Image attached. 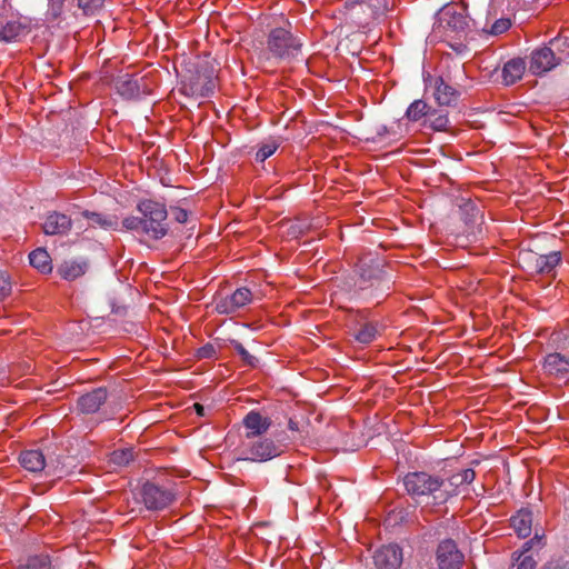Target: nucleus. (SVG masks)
Returning <instances> with one entry per match:
<instances>
[{"mask_svg": "<svg viewBox=\"0 0 569 569\" xmlns=\"http://www.w3.org/2000/svg\"><path fill=\"white\" fill-rule=\"evenodd\" d=\"M63 475H64V473H63L62 471H59V472L57 473V477H59V478H60V477H62Z\"/></svg>", "mask_w": 569, "mask_h": 569, "instance_id": "49", "label": "nucleus"}, {"mask_svg": "<svg viewBox=\"0 0 569 569\" xmlns=\"http://www.w3.org/2000/svg\"><path fill=\"white\" fill-rule=\"evenodd\" d=\"M516 569H536L537 560L533 556L518 555L512 557Z\"/></svg>", "mask_w": 569, "mask_h": 569, "instance_id": "40", "label": "nucleus"}, {"mask_svg": "<svg viewBox=\"0 0 569 569\" xmlns=\"http://www.w3.org/2000/svg\"><path fill=\"white\" fill-rule=\"evenodd\" d=\"M511 26V22L509 19L501 18L495 21V23L491 26L490 33L492 34H500L507 31Z\"/></svg>", "mask_w": 569, "mask_h": 569, "instance_id": "43", "label": "nucleus"}, {"mask_svg": "<svg viewBox=\"0 0 569 569\" xmlns=\"http://www.w3.org/2000/svg\"><path fill=\"white\" fill-rule=\"evenodd\" d=\"M423 126L433 131H447L449 127L448 114L441 110L431 109L428 118L423 121Z\"/></svg>", "mask_w": 569, "mask_h": 569, "instance_id": "30", "label": "nucleus"}, {"mask_svg": "<svg viewBox=\"0 0 569 569\" xmlns=\"http://www.w3.org/2000/svg\"><path fill=\"white\" fill-rule=\"evenodd\" d=\"M278 148L279 143L276 140H269L267 142L261 143L256 152V160L258 162L266 161L277 151Z\"/></svg>", "mask_w": 569, "mask_h": 569, "instance_id": "37", "label": "nucleus"}, {"mask_svg": "<svg viewBox=\"0 0 569 569\" xmlns=\"http://www.w3.org/2000/svg\"><path fill=\"white\" fill-rule=\"evenodd\" d=\"M407 492L413 498L432 497L437 503L446 502L451 491L443 489L445 479L425 471L409 472L403 478Z\"/></svg>", "mask_w": 569, "mask_h": 569, "instance_id": "1", "label": "nucleus"}, {"mask_svg": "<svg viewBox=\"0 0 569 569\" xmlns=\"http://www.w3.org/2000/svg\"><path fill=\"white\" fill-rule=\"evenodd\" d=\"M463 553L452 539L442 540L436 551V561L439 569H461Z\"/></svg>", "mask_w": 569, "mask_h": 569, "instance_id": "9", "label": "nucleus"}, {"mask_svg": "<svg viewBox=\"0 0 569 569\" xmlns=\"http://www.w3.org/2000/svg\"><path fill=\"white\" fill-rule=\"evenodd\" d=\"M370 266L365 259L360 260V277L356 283L355 296L360 299H370L377 297V291L382 284V269L379 260H372Z\"/></svg>", "mask_w": 569, "mask_h": 569, "instance_id": "6", "label": "nucleus"}, {"mask_svg": "<svg viewBox=\"0 0 569 569\" xmlns=\"http://www.w3.org/2000/svg\"><path fill=\"white\" fill-rule=\"evenodd\" d=\"M133 460V450L131 448L118 449L110 453L109 461L116 467H124Z\"/></svg>", "mask_w": 569, "mask_h": 569, "instance_id": "33", "label": "nucleus"}, {"mask_svg": "<svg viewBox=\"0 0 569 569\" xmlns=\"http://www.w3.org/2000/svg\"><path fill=\"white\" fill-rule=\"evenodd\" d=\"M430 111L431 107L426 101L417 99L407 108L406 118L409 121L418 122L421 119H427Z\"/></svg>", "mask_w": 569, "mask_h": 569, "instance_id": "29", "label": "nucleus"}, {"mask_svg": "<svg viewBox=\"0 0 569 569\" xmlns=\"http://www.w3.org/2000/svg\"><path fill=\"white\" fill-rule=\"evenodd\" d=\"M71 226L72 221L68 216L52 212L46 218L42 228L46 234L54 236L68 233Z\"/></svg>", "mask_w": 569, "mask_h": 569, "instance_id": "19", "label": "nucleus"}, {"mask_svg": "<svg viewBox=\"0 0 569 569\" xmlns=\"http://www.w3.org/2000/svg\"><path fill=\"white\" fill-rule=\"evenodd\" d=\"M17 569H52V566L48 556H36L27 559Z\"/></svg>", "mask_w": 569, "mask_h": 569, "instance_id": "34", "label": "nucleus"}, {"mask_svg": "<svg viewBox=\"0 0 569 569\" xmlns=\"http://www.w3.org/2000/svg\"><path fill=\"white\" fill-rule=\"evenodd\" d=\"M104 1L106 0H78V7L84 14H94L103 7Z\"/></svg>", "mask_w": 569, "mask_h": 569, "instance_id": "38", "label": "nucleus"}, {"mask_svg": "<svg viewBox=\"0 0 569 569\" xmlns=\"http://www.w3.org/2000/svg\"><path fill=\"white\" fill-rule=\"evenodd\" d=\"M194 408H196V410H197V412H198L199 415H202V412H203V407H202L201 405L196 403V405H194Z\"/></svg>", "mask_w": 569, "mask_h": 569, "instance_id": "48", "label": "nucleus"}, {"mask_svg": "<svg viewBox=\"0 0 569 569\" xmlns=\"http://www.w3.org/2000/svg\"><path fill=\"white\" fill-rule=\"evenodd\" d=\"M558 57H563V62L569 58V36H559L549 42Z\"/></svg>", "mask_w": 569, "mask_h": 569, "instance_id": "35", "label": "nucleus"}, {"mask_svg": "<svg viewBox=\"0 0 569 569\" xmlns=\"http://www.w3.org/2000/svg\"><path fill=\"white\" fill-rule=\"evenodd\" d=\"M345 10L348 18L358 27H366L372 20L388 11L387 0H346Z\"/></svg>", "mask_w": 569, "mask_h": 569, "instance_id": "3", "label": "nucleus"}, {"mask_svg": "<svg viewBox=\"0 0 569 569\" xmlns=\"http://www.w3.org/2000/svg\"><path fill=\"white\" fill-rule=\"evenodd\" d=\"M123 229L128 231L142 232L144 233V224L141 217L129 216L122 220Z\"/></svg>", "mask_w": 569, "mask_h": 569, "instance_id": "39", "label": "nucleus"}, {"mask_svg": "<svg viewBox=\"0 0 569 569\" xmlns=\"http://www.w3.org/2000/svg\"><path fill=\"white\" fill-rule=\"evenodd\" d=\"M83 217L88 219L90 227H100L102 229H117L118 221L114 217L104 216L98 212L83 211Z\"/></svg>", "mask_w": 569, "mask_h": 569, "instance_id": "31", "label": "nucleus"}, {"mask_svg": "<svg viewBox=\"0 0 569 569\" xmlns=\"http://www.w3.org/2000/svg\"><path fill=\"white\" fill-rule=\"evenodd\" d=\"M543 538V533L536 531L535 536L522 545L521 550L515 551L512 553V557H517L518 555L533 556L531 552L533 549L540 550L545 546Z\"/></svg>", "mask_w": 569, "mask_h": 569, "instance_id": "32", "label": "nucleus"}, {"mask_svg": "<svg viewBox=\"0 0 569 569\" xmlns=\"http://www.w3.org/2000/svg\"><path fill=\"white\" fill-rule=\"evenodd\" d=\"M288 428L291 431H298L299 430V423L296 420L290 419L289 422H288Z\"/></svg>", "mask_w": 569, "mask_h": 569, "instance_id": "47", "label": "nucleus"}, {"mask_svg": "<svg viewBox=\"0 0 569 569\" xmlns=\"http://www.w3.org/2000/svg\"><path fill=\"white\" fill-rule=\"evenodd\" d=\"M543 372L558 381H569V336L553 352H549L542 360Z\"/></svg>", "mask_w": 569, "mask_h": 569, "instance_id": "5", "label": "nucleus"}, {"mask_svg": "<svg viewBox=\"0 0 569 569\" xmlns=\"http://www.w3.org/2000/svg\"><path fill=\"white\" fill-rule=\"evenodd\" d=\"M173 218L179 223H184L188 220V211L182 208H172L171 209Z\"/></svg>", "mask_w": 569, "mask_h": 569, "instance_id": "44", "label": "nucleus"}, {"mask_svg": "<svg viewBox=\"0 0 569 569\" xmlns=\"http://www.w3.org/2000/svg\"><path fill=\"white\" fill-rule=\"evenodd\" d=\"M402 559V549L396 543L382 546L373 555V562L378 569H398Z\"/></svg>", "mask_w": 569, "mask_h": 569, "instance_id": "14", "label": "nucleus"}, {"mask_svg": "<svg viewBox=\"0 0 569 569\" xmlns=\"http://www.w3.org/2000/svg\"><path fill=\"white\" fill-rule=\"evenodd\" d=\"M563 62V57H558L555 49L549 47L539 48L531 53L529 70L533 74H542Z\"/></svg>", "mask_w": 569, "mask_h": 569, "instance_id": "11", "label": "nucleus"}, {"mask_svg": "<svg viewBox=\"0 0 569 569\" xmlns=\"http://www.w3.org/2000/svg\"><path fill=\"white\" fill-rule=\"evenodd\" d=\"M216 88V82L213 77L208 76L202 81L201 76H198L196 81L190 84L189 88L184 87V90H189L191 94L198 97H209L213 93Z\"/></svg>", "mask_w": 569, "mask_h": 569, "instance_id": "27", "label": "nucleus"}, {"mask_svg": "<svg viewBox=\"0 0 569 569\" xmlns=\"http://www.w3.org/2000/svg\"><path fill=\"white\" fill-rule=\"evenodd\" d=\"M30 264L41 273H49L52 270L51 258L47 250L38 248L29 254Z\"/></svg>", "mask_w": 569, "mask_h": 569, "instance_id": "28", "label": "nucleus"}, {"mask_svg": "<svg viewBox=\"0 0 569 569\" xmlns=\"http://www.w3.org/2000/svg\"><path fill=\"white\" fill-rule=\"evenodd\" d=\"M214 353L212 346L208 345L199 349V356L201 358H210Z\"/></svg>", "mask_w": 569, "mask_h": 569, "instance_id": "45", "label": "nucleus"}, {"mask_svg": "<svg viewBox=\"0 0 569 569\" xmlns=\"http://www.w3.org/2000/svg\"><path fill=\"white\" fill-rule=\"evenodd\" d=\"M459 91L445 81L442 77L433 80V98L439 106H451L459 98Z\"/></svg>", "mask_w": 569, "mask_h": 569, "instance_id": "18", "label": "nucleus"}, {"mask_svg": "<svg viewBox=\"0 0 569 569\" xmlns=\"http://www.w3.org/2000/svg\"><path fill=\"white\" fill-rule=\"evenodd\" d=\"M140 80L141 79L129 74L119 77L116 81V89L118 93L127 100L138 99L144 93L141 89Z\"/></svg>", "mask_w": 569, "mask_h": 569, "instance_id": "20", "label": "nucleus"}, {"mask_svg": "<svg viewBox=\"0 0 569 569\" xmlns=\"http://www.w3.org/2000/svg\"><path fill=\"white\" fill-rule=\"evenodd\" d=\"M242 423L246 429L244 438H253L266 433L271 426V420L259 411L251 410L244 416Z\"/></svg>", "mask_w": 569, "mask_h": 569, "instance_id": "16", "label": "nucleus"}, {"mask_svg": "<svg viewBox=\"0 0 569 569\" xmlns=\"http://www.w3.org/2000/svg\"><path fill=\"white\" fill-rule=\"evenodd\" d=\"M12 290V284L10 277L6 273L0 271V301L4 300Z\"/></svg>", "mask_w": 569, "mask_h": 569, "instance_id": "41", "label": "nucleus"}, {"mask_svg": "<svg viewBox=\"0 0 569 569\" xmlns=\"http://www.w3.org/2000/svg\"><path fill=\"white\" fill-rule=\"evenodd\" d=\"M526 70V62L522 58H513L505 63L501 72L506 86H511L520 80Z\"/></svg>", "mask_w": 569, "mask_h": 569, "instance_id": "22", "label": "nucleus"}, {"mask_svg": "<svg viewBox=\"0 0 569 569\" xmlns=\"http://www.w3.org/2000/svg\"><path fill=\"white\" fill-rule=\"evenodd\" d=\"M252 301L251 291L246 288H238L233 293L220 297L216 300L214 310L220 315H231L248 306Z\"/></svg>", "mask_w": 569, "mask_h": 569, "instance_id": "10", "label": "nucleus"}, {"mask_svg": "<svg viewBox=\"0 0 569 569\" xmlns=\"http://www.w3.org/2000/svg\"><path fill=\"white\" fill-rule=\"evenodd\" d=\"M543 569H563V568L558 561H550L543 567Z\"/></svg>", "mask_w": 569, "mask_h": 569, "instance_id": "46", "label": "nucleus"}, {"mask_svg": "<svg viewBox=\"0 0 569 569\" xmlns=\"http://www.w3.org/2000/svg\"><path fill=\"white\" fill-rule=\"evenodd\" d=\"M30 32V24L19 19L0 22V41L18 42Z\"/></svg>", "mask_w": 569, "mask_h": 569, "instance_id": "15", "label": "nucleus"}, {"mask_svg": "<svg viewBox=\"0 0 569 569\" xmlns=\"http://www.w3.org/2000/svg\"><path fill=\"white\" fill-rule=\"evenodd\" d=\"M66 0H48V10L46 19L50 22L59 20L64 10Z\"/></svg>", "mask_w": 569, "mask_h": 569, "instance_id": "36", "label": "nucleus"}, {"mask_svg": "<svg viewBox=\"0 0 569 569\" xmlns=\"http://www.w3.org/2000/svg\"><path fill=\"white\" fill-rule=\"evenodd\" d=\"M20 465L29 472L38 473L49 466L40 450L30 449L21 452L19 458Z\"/></svg>", "mask_w": 569, "mask_h": 569, "instance_id": "21", "label": "nucleus"}, {"mask_svg": "<svg viewBox=\"0 0 569 569\" xmlns=\"http://www.w3.org/2000/svg\"><path fill=\"white\" fill-rule=\"evenodd\" d=\"M439 27L445 31L460 33L468 27L463 9L458 6H446L438 14Z\"/></svg>", "mask_w": 569, "mask_h": 569, "instance_id": "12", "label": "nucleus"}, {"mask_svg": "<svg viewBox=\"0 0 569 569\" xmlns=\"http://www.w3.org/2000/svg\"><path fill=\"white\" fill-rule=\"evenodd\" d=\"M232 346L247 365L254 366L256 358L248 352V350L243 347L242 343H240L239 341H232Z\"/></svg>", "mask_w": 569, "mask_h": 569, "instance_id": "42", "label": "nucleus"}, {"mask_svg": "<svg viewBox=\"0 0 569 569\" xmlns=\"http://www.w3.org/2000/svg\"><path fill=\"white\" fill-rule=\"evenodd\" d=\"M476 472L468 468L463 469L459 472L453 473L448 479H445V486L443 489L446 491H451L449 493V498L453 497L458 493V489L463 485H469L475 480Z\"/></svg>", "mask_w": 569, "mask_h": 569, "instance_id": "23", "label": "nucleus"}, {"mask_svg": "<svg viewBox=\"0 0 569 569\" xmlns=\"http://www.w3.org/2000/svg\"><path fill=\"white\" fill-rule=\"evenodd\" d=\"M139 496L144 507L151 511L162 510L169 507L176 498V493L171 489L150 481L141 486Z\"/></svg>", "mask_w": 569, "mask_h": 569, "instance_id": "8", "label": "nucleus"}, {"mask_svg": "<svg viewBox=\"0 0 569 569\" xmlns=\"http://www.w3.org/2000/svg\"><path fill=\"white\" fill-rule=\"evenodd\" d=\"M88 270L86 260H67L58 267V273L67 281H72L83 276Z\"/></svg>", "mask_w": 569, "mask_h": 569, "instance_id": "24", "label": "nucleus"}, {"mask_svg": "<svg viewBox=\"0 0 569 569\" xmlns=\"http://www.w3.org/2000/svg\"><path fill=\"white\" fill-rule=\"evenodd\" d=\"M280 455V449L273 440L261 437L243 438L240 446L242 460L254 462L268 461Z\"/></svg>", "mask_w": 569, "mask_h": 569, "instance_id": "7", "label": "nucleus"}, {"mask_svg": "<svg viewBox=\"0 0 569 569\" xmlns=\"http://www.w3.org/2000/svg\"><path fill=\"white\" fill-rule=\"evenodd\" d=\"M511 527L520 538H527L532 531V513L521 509L510 519Z\"/></svg>", "mask_w": 569, "mask_h": 569, "instance_id": "25", "label": "nucleus"}, {"mask_svg": "<svg viewBox=\"0 0 569 569\" xmlns=\"http://www.w3.org/2000/svg\"><path fill=\"white\" fill-rule=\"evenodd\" d=\"M382 326L377 321H367L353 333V338L361 345H369L381 333Z\"/></svg>", "mask_w": 569, "mask_h": 569, "instance_id": "26", "label": "nucleus"}, {"mask_svg": "<svg viewBox=\"0 0 569 569\" xmlns=\"http://www.w3.org/2000/svg\"><path fill=\"white\" fill-rule=\"evenodd\" d=\"M561 252L551 251L547 254L528 253L523 260L528 268L539 274H552L556 267L561 262Z\"/></svg>", "mask_w": 569, "mask_h": 569, "instance_id": "13", "label": "nucleus"}, {"mask_svg": "<svg viewBox=\"0 0 569 569\" xmlns=\"http://www.w3.org/2000/svg\"><path fill=\"white\" fill-rule=\"evenodd\" d=\"M108 392L106 388H97L82 395L78 399L79 410L83 413H94L106 402Z\"/></svg>", "mask_w": 569, "mask_h": 569, "instance_id": "17", "label": "nucleus"}, {"mask_svg": "<svg viewBox=\"0 0 569 569\" xmlns=\"http://www.w3.org/2000/svg\"><path fill=\"white\" fill-rule=\"evenodd\" d=\"M137 209L141 213V219L144 224V234L154 240H159L167 234L168 211L164 203L146 199L138 203Z\"/></svg>", "mask_w": 569, "mask_h": 569, "instance_id": "2", "label": "nucleus"}, {"mask_svg": "<svg viewBox=\"0 0 569 569\" xmlns=\"http://www.w3.org/2000/svg\"><path fill=\"white\" fill-rule=\"evenodd\" d=\"M267 47L274 58L290 59L300 52L302 43L286 28H274L268 36Z\"/></svg>", "mask_w": 569, "mask_h": 569, "instance_id": "4", "label": "nucleus"}]
</instances>
